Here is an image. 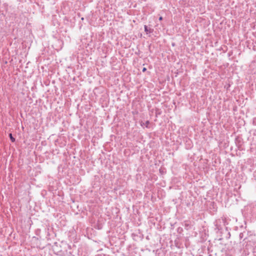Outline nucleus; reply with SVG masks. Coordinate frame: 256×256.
<instances>
[{"instance_id": "obj_1", "label": "nucleus", "mask_w": 256, "mask_h": 256, "mask_svg": "<svg viewBox=\"0 0 256 256\" xmlns=\"http://www.w3.org/2000/svg\"><path fill=\"white\" fill-rule=\"evenodd\" d=\"M214 224L215 226V230H217L216 232H220V233H222V230L224 226H226V220L224 218H220L216 220L214 222Z\"/></svg>"}, {"instance_id": "obj_2", "label": "nucleus", "mask_w": 256, "mask_h": 256, "mask_svg": "<svg viewBox=\"0 0 256 256\" xmlns=\"http://www.w3.org/2000/svg\"><path fill=\"white\" fill-rule=\"evenodd\" d=\"M235 143L238 148L240 149L242 144V138L240 136H236L235 138Z\"/></svg>"}, {"instance_id": "obj_3", "label": "nucleus", "mask_w": 256, "mask_h": 256, "mask_svg": "<svg viewBox=\"0 0 256 256\" xmlns=\"http://www.w3.org/2000/svg\"><path fill=\"white\" fill-rule=\"evenodd\" d=\"M144 31L145 32L148 34H150V33H152L154 31V30L153 29H152V28H148V26H146V25H144Z\"/></svg>"}, {"instance_id": "obj_4", "label": "nucleus", "mask_w": 256, "mask_h": 256, "mask_svg": "<svg viewBox=\"0 0 256 256\" xmlns=\"http://www.w3.org/2000/svg\"><path fill=\"white\" fill-rule=\"evenodd\" d=\"M150 121L146 120L145 123L142 121L140 122L141 126H145L146 128H149Z\"/></svg>"}, {"instance_id": "obj_5", "label": "nucleus", "mask_w": 256, "mask_h": 256, "mask_svg": "<svg viewBox=\"0 0 256 256\" xmlns=\"http://www.w3.org/2000/svg\"><path fill=\"white\" fill-rule=\"evenodd\" d=\"M9 137L12 142H14L16 141V139L14 137H13L12 134H9Z\"/></svg>"}, {"instance_id": "obj_6", "label": "nucleus", "mask_w": 256, "mask_h": 256, "mask_svg": "<svg viewBox=\"0 0 256 256\" xmlns=\"http://www.w3.org/2000/svg\"><path fill=\"white\" fill-rule=\"evenodd\" d=\"M244 236V234L243 232H240L239 234V238L240 240H242Z\"/></svg>"}, {"instance_id": "obj_7", "label": "nucleus", "mask_w": 256, "mask_h": 256, "mask_svg": "<svg viewBox=\"0 0 256 256\" xmlns=\"http://www.w3.org/2000/svg\"><path fill=\"white\" fill-rule=\"evenodd\" d=\"M252 124L254 126H256V118H254L252 120Z\"/></svg>"}, {"instance_id": "obj_8", "label": "nucleus", "mask_w": 256, "mask_h": 256, "mask_svg": "<svg viewBox=\"0 0 256 256\" xmlns=\"http://www.w3.org/2000/svg\"><path fill=\"white\" fill-rule=\"evenodd\" d=\"M147 69L146 68H143L142 70V72H146V71Z\"/></svg>"}, {"instance_id": "obj_9", "label": "nucleus", "mask_w": 256, "mask_h": 256, "mask_svg": "<svg viewBox=\"0 0 256 256\" xmlns=\"http://www.w3.org/2000/svg\"><path fill=\"white\" fill-rule=\"evenodd\" d=\"M159 20H163V18L160 16L159 17V18H158Z\"/></svg>"}, {"instance_id": "obj_10", "label": "nucleus", "mask_w": 256, "mask_h": 256, "mask_svg": "<svg viewBox=\"0 0 256 256\" xmlns=\"http://www.w3.org/2000/svg\"><path fill=\"white\" fill-rule=\"evenodd\" d=\"M228 234L229 235V236H230V232H228Z\"/></svg>"}, {"instance_id": "obj_11", "label": "nucleus", "mask_w": 256, "mask_h": 256, "mask_svg": "<svg viewBox=\"0 0 256 256\" xmlns=\"http://www.w3.org/2000/svg\"><path fill=\"white\" fill-rule=\"evenodd\" d=\"M230 56V54L228 53V56Z\"/></svg>"}, {"instance_id": "obj_12", "label": "nucleus", "mask_w": 256, "mask_h": 256, "mask_svg": "<svg viewBox=\"0 0 256 256\" xmlns=\"http://www.w3.org/2000/svg\"><path fill=\"white\" fill-rule=\"evenodd\" d=\"M81 19H82V20H84V18H82Z\"/></svg>"}]
</instances>
